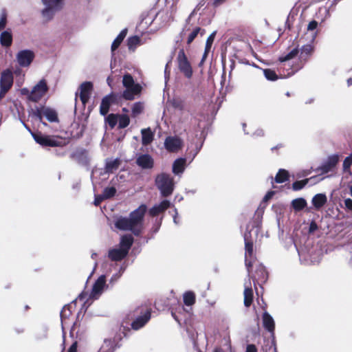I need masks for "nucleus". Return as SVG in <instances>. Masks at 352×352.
Instances as JSON below:
<instances>
[{"label": "nucleus", "instance_id": "nucleus-6", "mask_svg": "<svg viewBox=\"0 0 352 352\" xmlns=\"http://www.w3.org/2000/svg\"><path fill=\"white\" fill-rule=\"evenodd\" d=\"M122 84L126 87V90L122 94L123 98L126 100H133L135 96L141 91V86L139 84L135 83L133 77L129 74L124 75Z\"/></svg>", "mask_w": 352, "mask_h": 352}, {"label": "nucleus", "instance_id": "nucleus-31", "mask_svg": "<svg viewBox=\"0 0 352 352\" xmlns=\"http://www.w3.org/2000/svg\"><path fill=\"white\" fill-rule=\"evenodd\" d=\"M244 305L245 307H250L253 302L254 293L252 287H245L244 292Z\"/></svg>", "mask_w": 352, "mask_h": 352}, {"label": "nucleus", "instance_id": "nucleus-48", "mask_svg": "<svg viewBox=\"0 0 352 352\" xmlns=\"http://www.w3.org/2000/svg\"><path fill=\"white\" fill-rule=\"evenodd\" d=\"M171 10L170 12H166L163 17L164 18V23L166 24L170 21H173L174 20V14L176 12L177 8L173 4L171 6Z\"/></svg>", "mask_w": 352, "mask_h": 352}, {"label": "nucleus", "instance_id": "nucleus-51", "mask_svg": "<svg viewBox=\"0 0 352 352\" xmlns=\"http://www.w3.org/2000/svg\"><path fill=\"white\" fill-rule=\"evenodd\" d=\"M352 164V153L346 157L343 162V169L346 170Z\"/></svg>", "mask_w": 352, "mask_h": 352}, {"label": "nucleus", "instance_id": "nucleus-3", "mask_svg": "<svg viewBox=\"0 0 352 352\" xmlns=\"http://www.w3.org/2000/svg\"><path fill=\"white\" fill-rule=\"evenodd\" d=\"M201 6V5L199 3L191 12L186 19L185 25L180 32L181 38L182 39L185 38H186V44L188 45H190L199 36L201 37L206 33V30L204 29L199 26L192 27V25L190 23L191 19L197 14V12L199 10Z\"/></svg>", "mask_w": 352, "mask_h": 352}, {"label": "nucleus", "instance_id": "nucleus-18", "mask_svg": "<svg viewBox=\"0 0 352 352\" xmlns=\"http://www.w3.org/2000/svg\"><path fill=\"white\" fill-rule=\"evenodd\" d=\"M136 164L142 169H151L154 166V160L148 154H141L136 158Z\"/></svg>", "mask_w": 352, "mask_h": 352}, {"label": "nucleus", "instance_id": "nucleus-64", "mask_svg": "<svg viewBox=\"0 0 352 352\" xmlns=\"http://www.w3.org/2000/svg\"><path fill=\"white\" fill-rule=\"evenodd\" d=\"M173 105L175 108L179 109L180 110L183 109V104L180 102L175 101L174 102Z\"/></svg>", "mask_w": 352, "mask_h": 352}, {"label": "nucleus", "instance_id": "nucleus-9", "mask_svg": "<svg viewBox=\"0 0 352 352\" xmlns=\"http://www.w3.org/2000/svg\"><path fill=\"white\" fill-rule=\"evenodd\" d=\"M49 87L45 79H41L31 90V101L38 102L47 94Z\"/></svg>", "mask_w": 352, "mask_h": 352}, {"label": "nucleus", "instance_id": "nucleus-43", "mask_svg": "<svg viewBox=\"0 0 352 352\" xmlns=\"http://www.w3.org/2000/svg\"><path fill=\"white\" fill-rule=\"evenodd\" d=\"M116 193V189L113 186L107 187L104 189L102 195L96 196L94 198H111L115 196Z\"/></svg>", "mask_w": 352, "mask_h": 352}, {"label": "nucleus", "instance_id": "nucleus-35", "mask_svg": "<svg viewBox=\"0 0 352 352\" xmlns=\"http://www.w3.org/2000/svg\"><path fill=\"white\" fill-rule=\"evenodd\" d=\"M71 308L72 307L70 305H66L63 307L60 311V316L63 326L64 324L67 323V320L70 318V316L72 314Z\"/></svg>", "mask_w": 352, "mask_h": 352}, {"label": "nucleus", "instance_id": "nucleus-53", "mask_svg": "<svg viewBox=\"0 0 352 352\" xmlns=\"http://www.w3.org/2000/svg\"><path fill=\"white\" fill-rule=\"evenodd\" d=\"M318 228V225L315 221H312L309 224V232L313 233Z\"/></svg>", "mask_w": 352, "mask_h": 352}, {"label": "nucleus", "instance_id": "nucleus-56", "mask_svg": "<svg viewBox=\"0 0 352 352\" xmlns=\"http://www.w3.org/2000/svg\"><path fill=\"white\" fill-rule=\"evenodd\" d=\"M287 66H288V69H291L292 70L290 72H288V74H287L288 76H290L294 74L296 72H297L300 69H301L302 67V65L298 66V67H296L294 68H291L289 65H287Z\"/></svg>", "mask_w": 352, "mask_h": 352}, {"label": "nucleus", "instance_id": "nucleus-41", "mask_svg": "<svg viewBox=\"0 0 352 352\" xmlns=\"http://www.w3.org/2000/svg\"><path fill=\"white\" fill-rule=\"evenodd\" d=\"M142 44L141 38L138 36H131L127 40V45L130 50L134 51L138 45Z\"/></svg>", "mask_w": 352, "mask_h": 352}, {"label": "nucleus", "instance_id": "nucleus-46", "mask_svg": "<svg viewBox=\"0 0 352 352\" xmlns=\"http://www.w3.org/2000/svg\"><path fill=\"white\" fill-rule=\"evenodd\" d=\"M118 116L114 113H110L105 118L106 122L113 129L118 123Z\"/></svg>", "mask_w": 352, "mask_h": 352}, {"label": "nucleus", "instance_id": "nucleus-25", "mask_svg": "<svg viewBox=\"0 0 352 352\" xmlns=\"http://www.w3.org/2000/svg\"><path fill=\"white\" fill-rule=\"evenodd\" d=\"M314 47L311 43L303 45L300 48V63H305L311 56Z\"/></svg>", "mask_w": 352, "mask_h": 352}, {"label": "nucleus", "instance_id": "nucleus-57", "mask_svg": "<svg viewBox=\"0 0 352 352\" xmlns=\"http://www.w3.org/2000/svg\"><path fill=\"white\" fill-rule=\"evenodd\" d=\"M245 257V263L246 267L248 268V272H250V269L252 267V258H250V257Z\"/></svg>", "mask_w": 352, "mask_h": 352}, {"label": "nucleus", "instance_id": "nucleus-62", "mask_svg": "<svg viewBox=\"0 0 352 352\" xmlns=\"http://www.w3.org/2000/svg\"><path fill=\"white\" fill-rule=\"evenodd\" d=\"M285 146V145L283 144V143H280V144H278L277 145H276L275 146H273L271 148V151L272 152L278 150V149H280L281 148H283Z\"/></svg>", "mask_w": 352, "mask_h": 352}, {"label": "nucleus", "instance_id": "nucleus-11", "mask_svg": "<svg viewBox=\"0 0 352 352\" xmlns=\"http://www.w3.org/2000/svg\"><path fill=\"white\" fill-rule=\"evenodd\" d=\"M165 149L170 153H177L183 146V141L178 136H168L164 140Z\"/></svg>", "mask_w": 352, "mask_h": 352}, {"label": "nucleus", "instance_id": "nucleus-1", "mask_svg": "<svg viewBox=\"0 0 352 352\" xmlns=\"http://www.w3.org/2000/svg\"><path fill=\"white\" fill-rule=\"evenodd\" d=\"M146 206L141 205L131 212L129 217H120L115 222V226L120 230L131 231L135 236H140L143 230V222Z\"/></svg>", "mask_w": 352, "mask_h": 352}, {"label": "nucleus", "instance_id": "nucleus-23", "mask_svg": "<svg viewBox=\"0 0 352 352\" xmlns=\"http://www.w3.org/2000/svg\"><path fill=\"white\" fill-rule=\"evenodd\" d=\"M170 206V202L168 199H164L160 204L152 207L148 213L151 217H156L164 212Z\"/></svg>", "mask_w": 352, "mask_h": 352}, {"label": "nucleus", "instance_id": "nucleus-19", "mask_svg": "<svg viewBox=\"0 0 352 352\" xmlns=\"http://www.w3.org/2000/svg\"><path fill=\"white\" fill-rule=\"evenodd\" d=\"M263 326L265 330L270 332L272 336L274 335L275 322L272 316L267 311H265L262 316Z\"/></svg>", "mask_w": 352, "mask_h": 352}, {"label": "nucleus", "instance_id": "nucleus-61", "mask_svg": "<svg viewBox=\"0 0 352 352\" xmlns=\"http://www.w3.org/2000/svg\"><path fill=\"white\" fill-rule=\"evenodd\" d=\"M8 90L0 88V100H1L6 96V94L8 93Z\"/></svg>", "mask_w": 352, "mask_h": 352}, {"label": "nucleus", "instance_id": "nucleus-24", "mask_svg": "<svg viewBox=\"0 0 352 352\" xmlns=\"http://www.w3.org/2000/svg\"><path fill=\"white\" fill-rule=\"evenodd\" d=\"M128 254L126 250L111 249L109 251L108 256L112 261H120Z\"/></svg>", "mask_w": 352, "mask_h": 352}, {"label": "nucleus", "instance_id": "nucleus-54", "mask_svg": "<svg viewBox=\"0 0 352 352\" xmlns=\"http://www.w3.org/2000/svg\"><path fill=\"white\" fill-rule=\"evenodd\" d=\"M22 95L26 96L28 100L31 101V91L28 88H23L21 90Z\"/></svg>", "mask_w": 352, "mask_h": 352}, {"label": "nucleus", "instance_id": "nucleus-36", "mask_svg": "<svg viewBox=\"0 0 352 352\" xmlns=\"http://www.w3.org/2000/svg\"><path fill=\"white\" fill-rule=\"evenodd\" d=\"M127 33V30L124 29L120 32V33L117 36V37L114 39V41L112 43L111 45V52L113 53V52L118 48L120 45L123 41L124 38H125Z\"/></svg>", "mask_w": 352, "mask_h": 352}, {"label": "nucleus", "instance_id": "nucleus-63", "mask_svg": "<svg viewBox=\"0 0 352 352\" xmlns=\"http://www.w3.org/2000/svg\"><path fill=\"white\" fill-rule=\"evenodd\" d=\"M210 21L211 20L209 19H201V21H199V23L200 25H207L208 24L210 23Z\"/></svg>", "mask_w": 352, "mask_h": 352}, {"label": "nucleus", "instance_id": "nucleus-39", "mask_svg": "<svg viewBox=\"0 0 352 352\" xmlns=\"http://www.w3.org/2000/svg\"><path fill=\"white\" fill-rule=\"evenodd\" d=\"M263 214L264 209L259 206L256 210L253 217V223L255 227L259 228L261 226Z\"/></svg>", "mask_w": 352, "mask_h": 352}, {"label": "nucleus", "instance_id": "nucleus-5", "mask_svg": "<svg viewBox=\"0 0 352 352\" xmlns=\"http://www.w3.org/2000/svg\"><path fill=\"white\" fill-rule=\"evenodd\" d=\"M30 115L32 118L39 121L45 126H47V124L43 121V116L45 117V118L50 122H58L56 111L52 108L45 106H36L34 109H32Z\"/></svg>", "mask_w": 352, "mask_h": 352}, {"label": "nucleus", "instance_id": "nucleus-38", "mask_svg": "<svg viewBox=\"0 0 352 352\" xmlns=\"http://www.w3.org/2000/svg\"><path fill=\"white\" fill-rule=\"evenodd\" d=\"M133 243V238L131 235H124L121 238L120 245L122 250H126L127 253Z\"/></svg>", "mask_w": 352, "mask_h": 352}, {"label": "nucleus", "instance_id": "nucleus-14", "mask_svg": "<svg viewBox=\"0 0 352 352\" xmlns=\"http://www.w3.org/2000/svg\"><path fill=\"white\" fill-rule=\"evenodd\" d=\"M16 60L21 67H28L34 58V53L30 50H23L19 51L16 56Z\"/></svg>", "mask_w": 352, "mask_h": 352}, {"label": "nucleus", "instance_id": "nucleus-13", "mask_svg": "<svg viewBox=\"0 0 352 352\" xmlns=\"http://www.w3.org/2000/svg\"><path fill=\"white\" fill-rule=\"evenodd\" d=\"M32 135L36 142L43 146L55 147L60 146V141L54 138H52L47 135H43L42 134H35L32 133Z\"/></svg>", "mask_w": 352, "mask_h": 352}, {"label": "nucleus", "instance_id": "nucleus-32", "mask_svg": "<svg viewBox=\"0 0 352 352\" xmlns=\"http://www.w3.org/2000/svg\"><path fill=\"white\" fill-rule=\"evenodd\" d=\"M272 339H265L263 345L262 346V351L263 352H277L274 336H272Z\"/></svg>", "mask_w": 352, "mask_h": 352}, {"label": "nucleus", "instance_id": "nucleus-55", "mask_svg": "<svg viewBox=\"0 0 352 352\" xmlns=\"http://www.w3.org/2000/svg\"><path fill=\"white\" fill-rule=\"evenodd\" d=\"M265 135V132L262 129H257L252 134L254 137H263Z\"/></svg>", "mask_w": 352, "mask_h": 352}, {"label": "nucleus", "instance_id": "nucleus-22", "mask_svg": "<svg viewBox=\"0 0 352 352\" xmlns=\"http://www.w3.org/2000/svg\"><path fill=\"white\" fill-rule=\"evenodd\" d=\"M106 284V277L103 275L100 276L94 283L91 290V296L96 297L102 292L104 287Z\"/></svg>", "mask_w": 352, "mask_h": 352}, {"label": "nucleus", "instance_id": "nucleus-49", "mask_svg": "<svg viewBox=\"0 0 352 352\" xmlns=\"http://www.w3.org/2000/svg\"><path fill=\"white\" fill-rule=\"evenodd\" d=\"M144 109V105L142 102H138L133 104L132 107V115L135 117L140 114Z\"/></svg>", "mask_w": 352, "mask_h": 352}, {"label": "nucleus", "instance_id": "nucleus-37", "mask_svg": "<svg viewBox=\"0 0 352 352\" xmlns=\"http://www.w3.org/2000/svg\"><path fill=\"white\" fill-rule=\"evenodd\" d=\"M183 301L186 306L193 305L196 301L195 294L192 291L186 292L183 295Z\"/></svg>", "mask_w": 352, "mask_h": 352}, {"label": "nucleus", "instance_id": "nucleus-8", "mask_svg": "<svg viewBox=\"0 0 352 352\" xmlns=\"http://www.w3.org/2000/svg\"><path fill=\"white\" fill-rule=\"evenodd\" d=\"M178 67L179 71L184 74L187 78H190L192 76V69L190 62L188 60L184 50L181 49L177 57Z\"/></svg>", "mask_w": 352, "mask_h": 352}, {"label": "nucleus", "instance_id": "nucleus-10", "mask_svg": "<svg viewBox=\"0 0 352 352\" xmlns=\"http://www.w3.org/2000/svg\"><path fill=\"white\" fill-rule=\"evenodd\" d=\"M135 312L141 314L136 318L131 323V327L134 330H138L144 327L151 318V311L148 309L145 311L142 308H138Z\"/></svg>", "mask_w": 352, "mask_h": 352}, {"label": "nucleus", "instance_id": "nucleus-42", "mask_svg": "<svg viewBox=\"0 0 352 352\" xmlns=\"http://www.w3.org/2000/svg\"><path fill=\"white\" fill-rule=\"evenodd\" d=\"M318 26V22L316 21H311L307 25V31L310 33V43H313L315 40V38L317 35V32L316 31Z\"/></svg>", "mask_w": 352, "mask_h": 352}, {"label": "nucleus", "instance_id": "nucleus-59", "mask_svg": "<svg viewBox=\"0 0 352 352\" xmlns=\"http://www.w3.org/2000/svg\"><path fill=\"white\" fill-rule=\"evenodd\" d=\"M77 345H78L77 341H75L74 342H73V344L69 348L67 352H77Z\"/></svg>", "mask_w": 352, "mask_h": 352}, {"label": "nucleus", "instance_id": "nucleus-44", "mask_svg": "<svg viewBox=\"0 0 352 352\" xmlns=\"http://www.w3.org/2000/svg\"><path fill=\"white\" fill-rule=\"evenodd\" d=\"M292 206L296 211H300L307 206L306 199H293Z\"/></svg>", "mask_w": 352, "mask_h": 352}, {"label": "nucleus", "instance_id": "nucleus-12", "mask_svg": "<svg viewBox=\"0 0 352 352\" xmlns=\"http://www.w3.org/2000/svg\"><path fill=\"white\" fill-rule=\"evenodd\" d=\"M339 161V155H329L320 166L316 168L318 172L320 171L322 174L327 173L330 171H332L334 168L336 166L338 162Z\"/></svg>", "mask_w": 352, "mask_h": 352}, {"label": "nucleus", "instance_id": "nucleus-34", "mask_svg": "<svg viewBox=\"0 0 352 352\" xmlns=\"http://www.w3.org/2000/svg\"><path fill=\"white\" fill-rule=\"evenodd\" d=\"M216 34H217V32L214 31L208 37V38L206 40V42L205 51H204L202 59L201 60L200 65L202 64V63L204 62V59L206 58L209 51L210 50L212 45V43L214 42Z\"/></svg>", "mask_w": 352, "mask_h": 352}, {"label": "nucleus", "instance_id": "nucleus-4", "mask_svg": "<svg viewBox=\"0 0 352 352\" xmlns=\"http://www.w3.org/2000/svg\"><path fill=\"white\" fill-rule=\"evenodd\" d=\"M155 184L163 197H168L173 192L175 184L170 174L165 173L158 174L155 177Z\"/></svg>", "mask_w": 352, "mask_h": 352}, {"label": "nucleus", "instance_id": "nucleus-40", "mask_svg": "<svg viewBox=\"0 0 352 352\" xmlns=\"http://www.w3.org/2000/svg\"><path fill=\"white\" fill-rule=\"evenodd\" d=\"M299 54L298 45L292 50L289 53L279 57L278 60L281 63L287 62L291 59L294 58Z\"/></svg>", "mask_w": 352, "mask_h": 352}, {"label": "nucleus", "instance_id": "nucleus-60", "mask_svg": "<svg viewBox=\"0 0 352 352\" xmlns=\"http://www.w3.org/2000/svg\"><path fill=\"white\" fill-rule=\"evenodd\" d=\"M346 207L352 211V199H344Z\"/></svg>", "mask_w": 352, "mask_h": 352}, {"label": "nucleus", "instance_id": "nucleus-16", "mask_svg": "<svg viewBox=\"0 0 352 352\" xmlns=\"http://www.w3.org/2000/svg\"><path fill=\"white\" fill-rule=\"evenodd\" d=\"M93 89V84L91 82L86 81L82 82L80 86V99L83 104L85 105L88 102L91 91Z\"/></svg>", "mask_w": 352, "mask_h": 352}, {"label": "nucleus", "instance_id": "nucleus-17", "mask_svg": "<svg viewBox=\"0 0 352 352\" xmlns=\"http://www.w3.org/2000/svg\"><path fill=\"white\" fill-rule=\"evenodd\" d=\"M117 96L111 93L104 96L101 101L100 107V113L102 116H106L109 112V107L112 103L116 102Z\"/></svg>", "mask_w": 352, "mask_h": 352}, {"label": "nucleus", "instance_id": "nucleus-50", "mask_svg": "<svg viewBox=\"0 0 352 352\" xmlns=\"http://www.w3.org/2000/svg\"><path fill=\"white\" fill-rule=\"evenodd\" d=\"M7 23V14L5 10H3L0 17V30L6 28Z\"/></svg>", "mask_w": 352, "mask_h": 352}, {"label": "nucleus", "instance_id": "nucleus-21", "mask_svg": "<svg viewBox=\"0 0 352 352\" xmlns=\"http://www.w3.org/2000/svg\"><path fill=\"white\" fill-rule=\"evenodd\" d=\"M186 159L184 157H179L176 159L172 166L173 173L177 176H181L186 168Z\"/></svg>", "mask_w": 352, "mask_h": 352}, {"label": "nucleus", "instance_id": "nucleus-52", "mask_svg": "<svg viewBox=\"0 0 352 352\" xmlns=\"http://www.w3.org/2000/svg\"><path fill=\"white\" fill-rule=\"evenodd\" d=\"M327 199H312V203L316 209L322 208L327 202Z\"/></svg>", "mask_w": 352, "mask_h": 352}, {"label": "nucleus", "instance_id": "nucleus-27", "mask_svg": "<svg viewBox=\"0 0 352 352\" xmlns=\"http://www.w3.org/2000/svg\"><path fill=\"white\" fill-rule=\"evenodd\" d=\"M257 282L265 283L268 278V272L263 264H258L255 270Z\"/></svg>", "mask_w": 352, "mask_h": 352}, {"label": "nucleus", "instance_id": "nucleus-15", "mask_svg": "<svg viewBox=\"0 0 352 352\" xmlns=\"http://www.w3.org/2000/svg\"><path fill=\"white\" fill-rule=\"evenodd\" d=\"M13 74L10 69H6L1 72L0 79V88L10 90L13 85Z\"/></svg>", "mask_w": 352, "mask_h": 352}, {"label": "nucleus", "instance_id": "nucleus-26", "mask_svg": "<svg viewBox=\"0 0 352 352\" xmlns=\"http://www.w3.org/2000/svg\"><path fill=\"white\" fill-rule=\"evenodd\" d=\"M270 178L272 179V184H273L274 182L277 184H283L285 182L289 181V174L287 170L280 168L278 170L274 177H270Z\"/></svg>", "mask_w": 352, "mask_h": 352}, {"label": "nucleus", "instance_id": "nucleus-7", "mask_svg": "<svg viewBox=\"0 0 352 352\" xmlns=\"http://www.w3.org/2000/svg\"><path fill=\"white\" fill-rule=\"evenodd\" d=\"M45 8L41 11L42 16L46 21L51 20L55 13L60 10L63 6V0H41Z\"/></svg>", "mask_w": 352, "mask_h": 352}, {"label": "nucleus", "instance_id": "nucleus-45", "mask_svg": "<svg viewBox=\"0 0 352 352\" xmlns=\"http://www.w3.org/2000/svg\"><path fill=\"white\" fill-rule=\"evenodd\" d=\"M118 127L120 129L126 128L130 123L129 117L126 115L122 114L118 116Z\"/></svg>", "mask_w": 352, "mask_h": 352}, {"label": "nucleus", "instance_id": "nucleus-30", "mask_svg": "<svg viewBox=\"0 0 352 352\" xmlns=\"http://www.w3.org/2000/svg\"><path fill=\"white\" fill-rule=\"evenodd\" d=\"M120 164V160L118 158L114 160H107L105 163V170L106 173H113L116 170Z\"/></svg>", "mask_w": 352, "mask_h": 352}, {"label": "nucleus", "instance_id": "nucleus-2", "mask_svg": "<svg viewBox=\"0 0 352 352\" xmlns=\"http://www.w3.org/2000/svg\"><path fill=\"white\" fill-rule=\"evenodd\" d=\"M323 179L324 177L316 175L302 180L296 181L292 184H288L285 186H281L280 187L273 185L272 189L267 191L263 198H272L274 196L283 197L285 195L284 192L287 193L291 190L299 191L306 186H313Z\"/></svg>", "mask_w": 352, "mask_h": 352}, {"label": "nucleus", "instance_id": "nucleus-28", "mask_svg": "<svg viewBox=\"0 0 352 352\" xmlns=\"http://www.w3.org/2000/svg\"><path fill=\"white\" fill-rule=\"evenodd\" d=\"M74 157L79 164L83 166L89 165L90 159L87 150L81 149L77 151L74 153Z\"/></svg>", "mask_w": 352, "mask_h": 352}, {"label": "nucleus", "instance_id": "nucleus-33", "mask_svg": "<svg viewBox=\"0 0 352 352\" xmlns=\"http://www.w3.org/2000/svg\"><path fill=\"white\" fill-rule=\"evenodd\" d=\"M141 133L142 143L143 145L146 146L152 142L153 134L150 128L142 129Z\"/></svg>", "mask_w": 352, "mask_h": 352}, {"label": "nucleus", "instance_id": "nucleus-20", "mask_svg": "<svg viewBox=\"0 0 352 352\" xmlns=\"http://www.w3.org/2000/svg\"><path fill=\"white\" fill-rule=\"evenodd\" d=\"M245 241V256L253 258L254 256V241L252 238L250 232H245L244 234Z\"/></svg>", "mask_w": 352, "mask_h": 352}, {"label": "nucleus", "instance_id": "nucleus-29", "mask_svg": "<svg viewBox=\"0 0 352 352\" xmlns=\"http://www.w3.org/2000/svg\"><path fill=\"white\" fill-rule=\"evenodd\" d=\"M0 43L2 46L8 47L12 43V34L10 30H5L0 34Z\"/></svg>", "mask_w": 352, "mask_h": 352}, {"label": "nucleus", "instance_id": "nucleus-47", "mask_svg": "<svg viewBox=\"0 0 352 352\" xmlns=\"http://www.w3.org/2000/svg\"><path fill=\"white\" fill-rule=\"evenodd\" d=\"M263 74L267 80H276L278 79V76L276 72L271 69H263Z\"/></svg>", "mask_w": 352, "mask_h": 352}, {"label": "nucleus", "instance_id": "nucleus-58", "mask_svg": "<svg viewBox=\"0 0 352 352\" xmlns=\"http://www.w3.org/2000/svg\"><path fill=\"white\" fill-rule=\"evenodd\" d=\"M245 352H257V349L254 344H248Z\"/></svg>", "mask_w": 352, "mask_h": 352}]
</instances>
